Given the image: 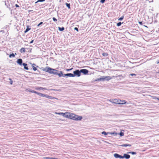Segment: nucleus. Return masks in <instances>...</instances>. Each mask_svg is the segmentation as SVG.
Wrapping results in <instances>:
<instances>
[{
	"label": "nucleus",
	"mask_w": 159,
	"mask_h": 159,
	"mask_svg": "<svg viewBox=\"0 0 159 159\" xmlns=\"http://www.w3.org/2000/svg\"><path fill=\"white\" fill-rule=\"evenodd\" d=\"M66 118L71 119L75 120H80L82 119V117L75 115L74 113L71 112H67Z\"/></svg>",
	"instance_id": "nucleus-1"
},
{
	"label": "nucleus",
	"mask_w": 159,
	"mask_h": 159,
	"mask_svg": "<svg viewBox=\"0 0 159 159\" xmlns=\"http://www.w3.org/2000/svg\"><path fill=\"white\" fill-rule=\"evenodd\" d=\"M42 70L47 72H48L51 74H53L54 75H57L58 74L57 72V70L55 69L51 68L49 66H47L45 68H43Z\"/></svg>",
	"instance_id": "nucleus-2"
},
{
	"label": "nucleus",
	"mask_w": 159,
	"mask_h": 159,
	"mask_svg": "<svg viewBox=\"0 0 159 159\" xmlns=\"http://www.w3.org/2000/svg\"><path fill=\"white\" fill-rule=\"evenodd\" d=\"M109 101L113 103L118 104V99H111Z\"/></svg>",
	"instance_id": "nucleus-3"
},
{
	"label": "nucleus",
	"mask_w": 159,
	"mask_h": 159,
	"mask_svg": "<svg viewBox=\"0 0 159 159\" xmlns=\"http://www.w3.org/2000/svg\"><path fill=\"white\" fill-rule=\"evenodd\" d=\"M114 76H112V77H111L110 76H103L102 77V78L103 79V81H104L105 80L109 81L112 78L114 77Z\"/></svg>",
	"instance_id": "nucleus-4"
},
{
	"label": "nucleus",
	"mask_w": 159,
	"mask_h": 159,
	"mask_svg": "<svg viewBox=\"0 0 159 159\" xmlns=\"http://www.w3.org/2000/svg\"><path fill=\"white\" fill-rule=\"evenodd\" d=\"M73 73L75 76L76 75L78 77H79L81 75V72L80 70H76L74 71L73 72Z\"/></svg>",
	"instance_id": "nucleus-5"
},
{
	"label": "nucleus",
	"mask_w": 159,
	"mask_h": 159,
	"mask_svg": "<svg viewBox=\"0 0 159 159\" xmlns=\"http://www.w3.org/2000/svg\"><path fill=\"white\" fill-rule=\"evenodd\" d=\"M127 102L126 101L124 100H120L118 99V104H125Z\"/></svg>",
	"instance_id": "nucleus-6"
},
{
	"label": "nucleus",
	"mask_w": 159,
	"mask_h": 159,
	"mask_svg": "<svg viewBox=\"0 0 159 159\" xmlns=\"http://www.w3.org/2000/svg\"><path fill=\"white\" fill-rule=\"evenodd\" d=\"M80 72L83 73L84 75L87 74L89 72L88 70L85 69H83L80 70Z\"/></svg>",
	"instance_id": "nucleus-7"
},
{
	"label": "nucleus",
	"mask_w": 159,
	"mask_h": 159,
	"mask_svg": "<svg viewBox=\"0 0 159 159\" xmlns=\"http://www.w3.org/2000/svg\"><path fill=\"white\" fill-rule=\"evenodd\" d=\"M55 114L61 115L64 117L66 118V116L67 115V112H66L65 113H63V112H55Z\"/></svg>",
	"instance_id": "nucleus-8"
},
{
	"label": "nucleus",
	"mask_w": 159,
	"mask_h": 159,
	"mask_svg": "<svg viewBox=\"0 0 159 159\" xmlns=\"http://www.w3.org/2000/svg\"><path fill=\"white\" fill-rule=\"evenodd\" d=\"M114 157L116 158H123L122 156L120 155L117 153L114 154Z\"/></svg>",
	"instance_id": "nucleus-9"
},
{
	"label": "nucleus",
	"mask_w": 159,
	"mask_h": 159,
	"mask_svg": "<svg viewBox=\"0 0 159 159\" xmlns=\"http://www.w3.org/2000/svg\"><path fill=\"white\" fill-rule=\"evenodd\" d=\"M64 76H68L70 77H73L75 76V75L72 73H67L64 75Z\"/></svg>",
	"instance_id": "nucleus-10"
},
{
	"label": "nucleus",
	"mask_w": 159,
	"mask_h": 159,
	"mask_svg": "<svg viewBox=\"0 0 159 159\" xmlns=\"http://www.w3.org/2000/svg\"><path fill=\"white\" fill-rule=\"evenodd\" d=\"M17 63L21 66L22 63V60L21 59H18L16 61Z\"/></svg>",
	"instance_id": "nucleus-11"
},
{
	"label": "nucleus",
	"mask_w": 159,
	"mask_h": 159,
	"mask_svg": "<svg viewBox=\"0 0 159 159\" xmlns=\"http://www.w3.org/2000/svg\"><path fill=\"white\" fill-rule=\"evenodd\" d=\"M36 94L40 96L43 97H45L46 98L47 96V94H45L40 93H39L37 92V93Z\"/></svg>",
	"instance_id": "nucleus-12"
},
{
	"label": "nucleus",
	"mask_w": 159,
	"mask_h": 159,
	"mask_svg": "<svg viewBox=\"0 0 159 159\" xmlns=\"http://www.w3.org/2000/svg\"><path fill=\"white\" fill-rule=\"evenodd\" d=\"M122 157H123V158H125L126 159H128L130 158V156L128 154H124V156H122Z\"/></svg>",
	"instance_id": "nucleus-13"
},
{
	"label": "nucleus",
	"mask_w": 159,
	"mask_h": 159,
	"mask_svg": "<svg viewBox=\"0 0 159 159\" xmlns=\"http://www.w3.org/2000/svg\"><path fill=\"white\" fill-rule=\"evenodd\" d=\"M26 91H28V92H31V93H37V92L35 91H34V90H31L30 89H26Z\"/></svg>",
	"instance_id": "nucleus-14"
},
{
	"label": "nucleus",
	"mask_w": 159,
	"mask_h": 159,
	"mask_svg": "<svg viewBox=\"0 0 159 159\" xmlns=\"http://www.w3.org/2000/svg\"><path fill=\"white\" fill-rule=\"evenodd\" d=\"M22 65L24 66V68L26 70H28L29 68L27 66V64L25 63H23Z\"/></svg>",
	"instance_id": "nucleus-15"
},
{
	"label": "nucleus",
	"mask_w": 159,
	"mask_h": 159,
	"mask_svg": "<svg viewBox=\"0 0 159 159\" xmlns=\"http://www.w3.org/2000/svg\"><path fill=\"white\" fill-rule=\"evenodd\" d=\"M120 146L122 147H126L127 146L130 147L131 146V145L128 144H126L121 145Z\"/></svg>",
	"instance_id": "nucleus-16"
},
{
	"label": "nucleus",
	"mask_w": 159,
	"mask_h": 159,
	"mask_svg": "<svg viewBox=\"0 0 159 159\" xmlns=\"http://www.w3.org/2000/svg\"><path fill=\"white\" fill-rule=\"evenodd\" d=\"M30 29H31V28H29V26L28 25L27 26V28L24 31L25 33H26L29 30H30Z\"/></svg>",
	"instance_id": "nucleus-17"
},
{
	"label": "nucleus",
	"mask_w": 159,
	"mask_h": 159,
	"mask_svg": "<svg viewBox=\"0 0 159 159\" xmlns=\"http://www.w3.org/2000/svg\"><path fill=\"white\" fill-rule=\"evenodd\" d=\"M15 55H16V54L15 53V54H14L13 53H12V54H10L9 55V57L10 58H11V57H15Z\"/></svg>",
	"instance_id": "nucleus-18"
},
{
	"label": "nucleus",
	"mask_w": 159,
	"mask_h": 159,
	"mask_svg": "<svg viewBox=\"0 0 159 159\" xmlns=\"http://www.w3.org/2000/svg\"><path fill=\"white\" fill-rule=\"evenodd\" d=\"M57 75H58L59 77H61L62 76H64V75L63 74L62 72L61 71H60V73H58Z\"/></svg>",
	"instance_id": "nucleus-19"
},
{
	"label": "nucleus",
	"mask_w": 159,
	"mask_h": 159,
	"mask_svg": "<svg viewBox=\"0 0 159 159\" xmlns=\"http://www.w3.org/2000/svg\"><path fill=\"white\" fill-rule=\"evenodd\" d=\"M35 89L36 90H40V89H42V90H43L46 89H45V88H42V87L37 88H35Z\"/></svg>",
	"instance_id": "nucleus-20"
},
{
	"label": "nucleus",
	"mask_w": 159,
	"mask_h": 159,
	"mask_svg": "<svg viewBox=\"0 0 159 159\" xmlns=\"http://www.w3.org/2000/svg\"><path fill=\"white\" fill-rule=\"evenodd\" d=\"M35 64H32V66L33 70L34 71H36L37 70V69L36 68V67H35L34 66H35Z\"/></svg>",
	"instance_id": "nucleus-21"
},
{
	"label": "nucleus",
	"mask_w": 159,
	"mask_h": 159,
	"mask_svg": "<svg viewBox=\"0 0 159 159\" xmlns=\"http://www.w3.org/2000/svg\"><path fill=\"white\" fill-rule=\"evenodd\" d=\"M46 98H48L50 99H53L55 98H54V97H52V96L48 95H47V96H46Z\"/></svg>",
	"instance_id": "nucleus-22"
},
{
	"label": "nucleus",
	"mask_w": 159,
	"mask_h": 159,
	"mask_svg": "<svg viewBox=\"0 0 159 159\" xmlns=\"http://www.w3.org/2000/svg\"><path fill=\"white\" fill-rule=\"evenodd\" d=\"M20 51L21 52H25V50L24 48H21V49L20 50Z\"/></svg>",
	"instance_id": "nucleus-23"
},
{
	"label": "nucleus",
	"mask_w": 159,
	"mask_h": 159,
	"mask_svg": "<svg viewBox=\"0 0 159 159\" xmlns=\"http://www.w3.org/2000/svg\"><path fill=\"white\" fill-rule=\"evenodd\" d=\"M58 28L59 30L60 31H62L64 30V28L63 27H62L61 28L58 27Z\"/></svg>",
	"instance_id": "nucleus-24"
},
{
	"label": "nucleus",
	"mask_w": 159,
	"mask_h": 159,
	"mask_svg": "<svg viewBox=\"0 0 159 159\" xmlns=\"http://www.w3.org/2000/svg\"><path fill=\"white\" fill-rule=\"evenodd\" d=\"M102 55L104 57H107L108 56V54L107 52H103Z\"/></svg>",
	"instance_id": "nucleus-25"
},
{
	"label": "nucleus",
	"mask_w": 159,
	"mask_h": 159,
	"mask_svg": "<svg viewBox=\"0 0 159 159\" xmlns=\"http://www.w3.org/2000/svg\"><path fill=\"white\" fill-rule=\"evenodd\" d=\"M66 6L68 7V8L69 9H70V4L66 3Z\"/></svg>",
	"instance_id": "nucleus-26"
},
{
	"label": "nucleus",
	"mask_w": 159,
	"mask_h": 159,
	"mask_svg": "<svg viewBox=\"0 0 159 159\" xmlns=\"http://www.w3.org/2000/svg\"><path fill=\"white\" fill-rule=\"evenodd\" d=\"M124 18V16H122L121 17L119 18L118 19V20H122L123 18Z\"/></svg>",
	"instance_id": "nucleus-27"
},
{
	"label": "nucleus",
	"mask_w": 159,
	"mask_h": 159,
	"mask_svg": "<svg viewBox=\"0 0 159 159\" xmlns=\"http://www.w3.org/2000/svg\"><path fill=\"white\" fill-rule=\"evenodd\" d=\"M45 0H38V1H37V2H36L35 3H37V2H44L45 1Z\"/></svg>",
	"instance_id": "nucleus-28"
},
{
	"label": "nucleus",
	"mask_w": 159,
	"mask_h": 159,
	"mask_svg": "<svg viewBox=\"0 0 159 159\" xmlns=\"http://www.w3.org/2000/svg\"><path fill=\"white\" fill-rule=\"evenodd\" d=\"M103 79L102 78H102H98V79L96 80H98V81H101V80H102L103 81Z\"/></svg>",
	"instance_id": "nucleus-29"
},
{
	"label": "nucleus",
	"mask_w": 159,
	"mask_h": 159,
	"mask_svg": "<svg viewBox=\"0 0 159 159\" xmlns=\"http://www.w3.org/2000/svg\"><path fill=\"white\" fill-rule=\"evenodd\" d=\"M121 24H122V23L121 22H119L117 24V25L118 26H119L121 25Z\"/></svg>",
	"instance_id": "nucleus-30"
},
{
	"label": "nucleus",
	"mask_w": 159,
	"mask_h": 159,
	"mask_svg": "<svg viewBox=\"0 0 159 159\" xmlns=\"http://www.w3.org/2000/svg\"><path fill=\"white\" fill-rule=\"evenodd\" d=\"M9 80L10 81V84H12L13 83V81L11 78L9 79Z\"/></svg>",
	"instance_id": "nucleus-31"
},
{
	"label": "nucleus",
	"mask_w": 159,
	"mask_h": 159,
	"mask_svg": "<svg viewBox=\"0 0 159 159\" xmlns=\"http://www.w3.org/2000/svg\"><path fill=\"white\" fill-rule=\"evenodd\" d=\"M153 99H157L158 100H159V98H157V97H153Z\"/></svg>",
	"instance_id": "nucleus-32"
},
{
	"label": "nucleus",
	"mask_w": 159,
	"mask_h": 159,
	"mask_svg": "<svg viewBox=\"0 0 159 159\" xmlns=\"http://www.w3.org/2000/svg\"><path fill=\"white\" fill-rule=\"evenodd\" d=\"M102 134H104L105 135H107V133L105 131L102 132Z\"/></svg>",
	"instance_id": "nucleus-33"
},
{
	"label": "nucleus",
	"mask_w": 159,
	"mask_h": 159,
	"mask_svg": "<svg viewBox=\"0 0 159 159\" xmlns=\"http://www.w3.org/2000/svg\"><path fill=\"white\" fill-rule=\"evenodd\" d=\"M129 153H131L132 154H136V152H130Z\"/></svg>",
	"instance_id": "nucleus-34"
},
{
	"label": "nucleus",
	"mask_w": 159,
	"mask_h": 159,
	"mask_svg": "<svg viewBox=\"0 0 159 159\" xmlns=\"http://www.w3.org/2000/svg\"><path fill=\"white\" fill-rule=\"evenodd\" d=\"M52 19L53 20V21H57V20L55 17H53Z\"/></svg>",
	"instance_id": "nucleus-35"
},
{
	"label": "nucleus",
	"mask_w": 159,
	"mask_h": 159,
	"mask_svg": "<svg viewBox=\"0 0 159 159\" xmlns=\"http://www.w3.org/2000/svg\"><path fill=\"white\" fill-rule=\"evenodd\" d=\"M120 135L121 136H123L124 135V133L123 132H120Z\"/></svg>",
	"instance_id": "nucleus-36"
},
{
	"label": "nucleus",
	"mask_w": 159,
	"mask_h": 159,
	"mask_svg": "<svg viewBox=\"0 0 159 159\" xmlns=\"http://www.w3.org/2000/svg\"><path fill=\"white\" fill-rule=\"evenodd\" d=\"M105 0H101L100 2L102 3H103L105 2Z\"/></svg>",
	"instance_id": "nucleus-37"
},
{
	"label": "nucleus",
	"mask_w": 159,
	"mask_h": 159,
	"mask_svg": "<svg viewBox=\"0 0 159 159\" xmlns=\"http://www.w3.org/2000/svg\"><path fill=\"white\" fill-rule=\"evenodd\" d=\"M43 24V22H40L38 25V26H39L40 25H42Z\"/></svg>",
	"instance_id": "nucleus-38"
},
{
	"label": "nucleus",
	"mask_w": 159,
	"mask_h": 159,
	"mask_svg": "<svg viewBox=\"0 0 159 159\" xmlns=\"http://www.w3.org/2000/svg\"><path fill=\"white\" fill-rule=\"evenodd\" d=\"M74 29H75V30H76L77 32H78V31H79V30H78V28H77V27H75V28H74Z\"/></svg>",
	"instance_id": "nucleus-39"
},
{
	"label": "nucleus",
	"mask_w": 159,
	"mask_h": 159,
	"mask_svg": "<svg viewBox=\"0 0 159 159\" xmlns=\"http://www.w3.org/2000/svg\"><path fill=\"white\" fill-rule=\"evenodd\" d=\"M72 68H71V69H66V70L67 71H69V70H71L72 69Z\"/></svg>",
	"instance_id": "nucleus-40"
},
{
	"label": "nucleus",
	"mask_w": 159,
	"mask_h": 159,
	"mask_svg": "<svg viewBox=\"0 0 159 159\" xmlns=\"http://www.w3.org/2000/svg\"><path fill=\"white\" fill-rule=\"evenodd\" d=\"M130 75H131V76H136V74H130Z\"/></svg>",
	"instance_id": "nucleus-41"
},
{
	"label": "nucleus",
	"mask_w": 159,
	"mask_h": 159,
	"mask_svg": "<svg viewBox=\"0 0 159 159\" xmlns=\"http://www.w3.org/2000/svg\"><path fill=\"white\" fill-rule=\"evenodd\" d=\"M15 6L16 7H19V6L18 4H16L15 5Z\"/></svg>",
	"instance_id": "nucleus-42"
},
{
	"label": "nucleus",
	"mask_w": 159,
	"mask_h": 159,
	"mask_svg": "<svg viewBox=\"0 0 159 159\" xmlns=\"http://www.w3.org/2000/svg\"><path fill=\"white\" fill-rule=\"evenodd\" d=\"M139 23L140 25H143L142 22H139Z\"/></svg>",
	"instance_id": "nucleus-43"
},
{
	"label": "nucleus",
	"mask_w": 159,
	"mask_h": 159,
	"mask_svg": "<svg viewBox=\"0 0 159 159\" xmlns=\"http://www.w3.org/2000/svg\"><path fill=\"white\" fill-rule=\"evenodd\" d=\"M43 158H44V159H49V157H44Z\"/></svg>",
	"instance_id": "nucleus-44"
},
{
	"label": "nucleus",
	"mask_w": 159,
	"mask_h": 159,
	"mask_svg": "<svg viewBox=\"0 0 159 159\" xmlns=\"http://www.w3.org/2000/svg\"><path fill=\"white\" fill-rule=\"evenodd\" d=\"M34 41V40H32L30 42V43H32Z\"/></svg>",
	"instance_id": "nucleus-45"
},
{
	"label": "nucleus",
	"mask_w": 159,
	"mask_h": 159,
	"mask_svg": "<svg viewBox=\"0 0 159 159\" xmlns=\"http://www.w3.org/2000/svg\"><path fill=\"white\" fill-rule=\"evenodd\" d=\"M49 159H53V158H52V157H49Z\"/></svg>",
	"instance_id": "nucleus-46"
},
{
	"label": "nucleus",
	"mask_w": 159,
	"mask_h": 159,
	"mask_svg": "<svg viewBox=\"0 0 159 159\" xmlns=\"http://www.w3.org/2000/svg\"><path fill=\"white\" fill-rule=\"evenodd\" d=\"M157 64H158V63H159V61H157Z\"/></svg>",
	"instance_id": "nucleus-47"
}]
</instances>
